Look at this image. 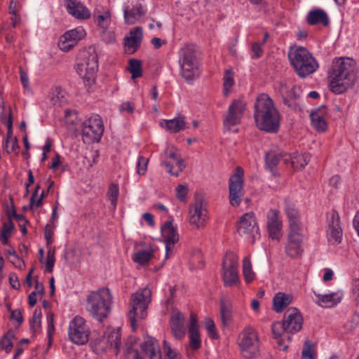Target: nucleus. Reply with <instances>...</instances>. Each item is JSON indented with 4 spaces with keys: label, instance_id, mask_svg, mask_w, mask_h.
Listing matches in <instances>:
<instances>
[{
    "label": "nucleus",
    "instance_id": "obj_1",
    "mask_svg": "<svg viewBox=\"0 0 359 359\" xmlns=\"http://www.w3.org/2000/svg\"><path fill=\"white\" fill-rule=\"evenodd\" d=\"M254 108L257 126L268 133H276L280 126V114L268 95L263 93L259 95Z\"/></svg>",
    "mask_w": 359,
    "mask_h": 359
},
{
    "label": "nucleus",
    "instance_id": "obj_2",
    "mask_svg": "<svg viewBox=\"0 0 359 359\" xmlns=\"http://www.w3.org/2000/svg\"><path fill=\"white\" fill-rule=\"evenodd\" d=\"M355 62L350 58H339L333 62L329 74L330 88L341 94L351 87L356 79Z\"/></svg>",
    "mask_w": 359,
    "mask_h": 359
},
{
    "label": "nucleus",
    "instance_id": "obj_3",
    "mask_svg": "<svg viewBox=\"0 0 359 359\" xmlns=\"http://www.w3.org/2000/svg\"><path fill=\"white\" fill-rule=\"evenodd\" d=\"M287 57L290 65L301 78H306L313 74L319 67L317 60L305 47L297 45L290 46Z\"/></svg>",
    "mask_w": 359,
    "mask_h": 359
},
{
    "label": "nucleus",
    "instance_id": "obj_4",
    "mask_svg": "<svg viewBox=\"0 0 359 359\" xmlns=\"http://www.w3.org/2000/svg\"><path fill=\"white\" fill-rule=\"evenodd\" d=\"M112 297L107 288L92 291L86 299V309L98 321L107 318L111 313Z\"/></svg>",
    "mask_w": 359,
    "mask_h": 359
},
{
    "label": "nucleus",
    "instance_id": "obj_5",
    "mask_svg": "<svg viewBox=\"0 0 359 359\" xmlns=\"http://www.w3.org/2000/svg\"><path fill=\"white\" fill-rule=\"evenodd\" d=\"M126 359H144L143 355L149 359H161V353L157 341L151 337H146L144 341L139 344L133 339H130L123 347Z\"/></svg>",
    "mask_w": 359,
    "mask_h": 359
},
{
    "label": "nucleus",
    "instance_id": "obj_6",
    "mask_svg": "<svg viewBox=\"0 0 359 359\" xmlns=\"http://www.w3.org/2000/svg\"><path fill=\"white\" fill-rule=\"evenodd\" d=\"M151 301V291L148 287H144L131 294L130 309L128 317L133 330L135 329L137 320L144 319L147 317V309Z\"/></svg>",
    "mask_w": 359,
    "mask_h": 359
},
{
    "label": "nucleus",
    "instance_id": "obj_7",
    "mask_svg": "<svg viewBox=\"0 0 359 359\" xmlns=\"http://www.w3.org/2000/svg\"><path fill=\"white\" fill-rule=\"evenodd\" d=\"M180 75L187 82L194 81L200 74L199 65L193 47L184 46L178 53Z\"/></svg>",
    "mask_w": 359,
    "mask_h": 359
},
{
    "label": "nucleus",
    "instance_id": "obj_8",
    "mask_svg": "<svg viewBox=\"0 0 359 359\" xmlns=\"http://www.w3.org/2000/svg\"><path fill=\"white\" fill-rule=\"evenodd\" d=\"M81 57L76 64V72L84 81H93L98 69V57L95 47H89L82 53Z\"/></svg>",
    "mask_w": 359,
    "mask_h": 359
},
{
    "label": "nucleus",
    "instance_id": "obj_9",
    "mask_svg": "<svg viewBox=\"0 0 359 359\" xmlns=\"http://www.w3.org/2000/svg\"><path fill=\"white\" fill-rule=\"evenodd\" d=\"M238 344L243 356L250 359L257 355L259 348V339L257 331L250 326H246L240 333Z\"/></svg>",
    "mask_w": 359,
    "mask_h": 359
},
{
    "label": "nucleus",
    "instance_id": "obj_10",
    "mask_svg": "<svg viewBox=\"0 0 359 359\" xmlns=\"http://www.w3.org/2000/svg\"><path fill=\"white\" fill-rule=\"evenodd\" d=\"M305 235L303 229H288L285 244V253L291 259H301L304 255Z\"/></svg>",
    "mask_w": 359,
    "mask_h": 359
},
{
    "label": "nucleus",
    "instance_id": "obj_11",
    "mask_svg": "<svg viewBox=\"0 0 359 359\" xmlns=\"http://www.w3.org/2000/svg\"><path fill=\"white\" fill-rule=\"evenodd\" d=\"M243 177V170L238 166L229 180V200L233 207L240 205L245 194Z\"/></svg>",
    "mask_w": 359,
    "mask_h": 359
},
{
    "label": "nucleus",
    "instance_id": "obj_12",
    "mask_svg": "<svg viewBox=\"0 0 359 359\" xmlns=\"http://www.w3.org/2000/svg\"><path fill=\"white\" fill-rule=\"evenodd\" d=\"M222 276L225 286L231 287L238 283V257L235 253L228 252L224 257Z\"/></svg>",
    "mask_w": 359,
    "mask_h": 359
},
{
    "label": "nucleus",
    "instance_id": "obj_13",
    "mask_svg": "<svg viewBox=\"0 0 359 359\" xmlns=\"http://www.w3.org/2000/svg\"><path fill=\"white\" fill-rule=\"evenodd\" d=\"M208 220L206 203L201 197H196L189 208V221L191 226L199 229L204 226Z\"/></svg>",
    "mask_w": 359,
    "mask_h": 359
},
{
    "label": "nucleus",
    "instance_id": "obj_14",
    "mask_svg": "<svg viewBox=\"0 0 359 359\" xmlns=\"http://www.w3.org/2000/svg\"><path fill=\"white\" fill-rule=\"evenodd\" d=\"M68 335L70 340L78 345L88 342L90 330L86 324V320L81 316H76L69 323Z\"/></svg>",
    "mask_w": 359,
    "mask_h": 359
},
{
    "label": "nucleus",
    "instance_id": "obj_15",
    "mask_svg": "<svg viewBox=\"0 0 359 359\" xmlns=\"http://www.w3.org/2000/svg\"><path fill=\"white\" fill-rule=\"evenodd\" d=\"M103 132L104 125L99 115L90 117L83 123L82 133L84 142H99Z\"/></svg>",
    "mask_w": 359,
    "mask_h": 359
},
{
    "label": "nucleus",
    "instance_id": "obj_16",
    "mask_svg": "<svg viewBox=\"0 0 359 359\" xmlns=\"http://www.w3.org/2000/svg\"><path fill=\"white\" fill-rule=\"evenodd\" d=\"M237 231L240 236H245L251 238L252 241L259 235L255 215L252 212L245 213L240 217Z\"/></svg>",
    "mask_w": 359,
    "mask_h": 359
},
{
    "label": "nucleus",
    "instance_id": "obj_17",
    "mask_svg": "<svg viewBox=\"0 0 359 359\" xmlns=\"http://www.w3.org/2000/svg\"><path fill=\"white\" fill-rule=\"evenodd\" d=\"M162 163L166 168L167 172L174 176H178L184 168L183 159L174 148H168L165 151Z\"/></svg>",
    "mask_w": 359,
    "mask_h": 359
},
{
    "label": "nucleus",
    "instance_id": "obj_18",
    "mask_svg": "<svg viewBox=\"0 0 359 359\" xmlns=\"http://www.w3.org/2000/svg\"><path fill=\"white\" fill-rule=\"evenodd\" d=\"M245 106V103L241 100H235L231 102L229 107L227 114L224 119V126L226 128L230 130L231 127L241 123Z\"/></svg>",
    "mask_w": 359,
    "mask_h": 359
},
{
    "label": "nucleus",
    "instance_id": "obj_19",
    "mask_svg": "<svg viewBox=\"0 0 359 359\" xmlns=\"http://www.w3.org/2000/svg\"><path fill=\"white\" fill-rule=\"evenodd\" d=\"M266 226L269 236L272 239L279 240L282 233V220L280 211L277 209H270L266 214Z\"/></svg>",
    "mask_w": 359,
    "mask_h": 359
},
{
    "label": "nucleus",
    "instance_id": "obj_20",
    "mask_svg": "<svg viewBox=\"0 0 359 359\" xmlns=\"http://www.w3.org/2000/svg\"><path fill=\"white\" fill-rule=\"evenodd\" d=\"M327 238L333 244H339L342 238V229L340 225V217L338 212L332 210L328 217Z\"/></svg>",
    "mask_w": 359,
    "mask_h": 359
},
{
    "label": "nucleus",
    "instance_id": "obj_21",
    "mask_svg": "<svg viewBox=\"0 0 359 359\" xmlns=\"http://www.w3.org/2000/svg\"><path fill=\"white\" fill-rule=\"evenodd\" d=\"M283 323L286 327V332L297 333L302 327L303 317L296 308H290L284 314Z\"/></svg>",
    "mask_w": 359,
    "mask_h": 359
},
{
    "label": "nucleus",
    "instance_id": "obj_22",
    "mask_svg": "<svg viewBox=\"0 0 359 359\" xmlns=\"http://www.w3.org/2000/svg\"><path fill=\"white\" fill-rule=\"evenodd\" d=\"M85 35L86 32L82 27L69 30L60 37L58 46L63 51H69Z\"/></svg>",
    "mask_w": 359,
    "mask_h": 359
},
{
    "label": "nucleus",
    "instance_id": "obj_23",
    "mask_svg": "<svg viewBox=\"0 0 359 359\" xmlns=\"http://www.w3.org/2000/svg\"><path fill=\"white\" fill-rule=\"evenodd\" d=\"M162 236L165 243V259L170 256L174 245L179 241V235L171 222H167L161 228Z\"/></svg>",
    "mask_w": 359,
    "mask_h": 359
},
{
    "label": "nucleus",
    "instance_id": "obj_24",
    "mask_svg": "<svg viewBox=\"0 0 359 359\" xmlns=\"http://www.w3.org/2000/svg\"><path fill=\"white\" fill-rule=\"evenodd\" d=\"M69 14L78 20H87L90 17V11L79 0H65Z\"/></svg>",
    "mask_w": 359,
    "mask_h": 359
},
{
    "label": "nucleus",
    "instance_id": "obj_25",
    "mask_svg": "<svg viewBox=\"0 0 359 359\" xmlns=\"http://www.w3.org/2000/svg\"><path fill=\"white\" fill-rule=\"evenodd\" d=\"M327 110L325 106H321L310 114L312 127L318 132L323 133L327 129Z\"/></svg>",
    "mask_w": 359,
    "mask_h": 359
},
{
    "label": "nucleus",
    "instance_id": "obj_26",
    "mask_svg": "<svg viewBox=\"0 0 359 359\" xmlns=\"http://www.w3.org/2000/svg\"><path fill=\"white\" fill-rule=\"evenodd\" d=\"M142 29L137 27L130 32L128 36L125 37L124 46L128 54H133L138 50L142 43Z\"/></svg>",
    "mask_w": 359,
    "mask_h": 359
},
{
    "label": "nucleus",
    "instance_id": "obj_27",
    "mask_svg": "<svg viewBox=\"0 0 359 359\" xmlns=\"http://www.w3.org/2000/svg\"><path fill=\"white\" fill-rule=\"evenodd\" d=\"M102 341L103 344H107L106 346L102 347V348L105 351L111 349L115 354H118L121 344V333L118 329L108 330L104 333Z\"/></svg>",
    "mask_w": 359,
    "mask_h": 359
},
{
    "label": "nucleus",
    "instance_id": "obj_28",
    "mask_svg": "<svg viewBox=\"0 0 359 359\" xmlns=\"http://www.w3.org/2000/svg\"><path fill=\"white\" fill-rule=\"evenodd\" d=\"M184 320V316L179 311L173 313L171 316L170 328L174 337L177 339H181L185 336Z\"/></svg>",
    "mask_w": 359,
    "mask_h": 359
},
{
    "label": "nucleus",
    "instance_id": "obj_29",
    "mask_svg": "<svg viewBox=\"0 0 359 359\" xmlns=\"http://www.w3.org/2000/svg\"><path fill=\"white\" fill-rule=\"evenodd\" d=\"M285 212L289 221V229H303L298 210L289 199L285 200Z\"/></svg>",
    "mask_w": 359,
    "mask_h": 359
},
{
    "label": "nucleus",
    "instance_id": "obj_30",
    "mask_svg": "<svg viewBox=\"0 0 359 359\" xmlns=\"http://www.w3.org/2000/svg\"><path fill=\"white\" fill-rule=\"evenodd\" d=\"M190 346L193 349H198L201 346V341L198 332V318L196 314L191 313L189 326Z\"/></svg>",
    "mask_w": 359,
    "mask_h": 359
},
{
    "label": "nucleus",
    "instance_id": "obj_31",
    "mask_svg": "<svg viewBox=\"0 0 359 359\" xmlns=\"http://www.w3.org/2000/svg\"><path fill=\"white\" fill-rule=\"evenodd\" d=\"M145 15L143 6L140 4H135L131 9L126 6L123 9L124 21L127 25H134Z\"/></svg>",
    "mask_w": 359,
    "mask_h": 359
},
{
    "label": "nucleus",
    "instance_id": "obj_32",
    "mask_svg": "<svg viewBox=\"0 0 359 359\" xmlns=\"http://www.w3.org/2000/svg\"><path fill=\"white\" fill-rule=\"evenodd\" d=\"M93 18L97 25L102 29H107L111 24V12L107 8H96Z\"/></svg>",
    "mask_w": 359,
    "mask_h": 359
},
{
    "label": "nucleus",
    "instance_id": "obj_33",
    "mask_svg": "<svg viewBox=\"0 0 359 359\" xmlns=\"http://www.w3.org/2000/svg\"><path fill=\"white\" fill-rule=\"evenodd\" d=\"M162 128L166 129L170 133H176L185 128V117L180 116L170 120H164L161 122Z\"/></svg>",
    "mask_w": 359,
    "mask_h": 359
},
{
    "label": "nucleus",
    "instance_id": "obj_34",
    "mask_svg": "<svg viewBox=\"0 0 359 359\" xmlns=\"http://www.w3.org/2000/svg\"><path fill=\"white\" fill-rule=\"evenodd\" d=\"M307 22L311 25L322 24L327 26L329 23L327 13L321 9L311 11L307 15Z\"/></svg>",
    "mask_w": 359,
    "mask_h": 359
},
{
    "label": "nucleus",
    "instance_id": "obj_35",
    "mask_svg": "<svg viewBox=\"0 0 359 359\" xmlns=\"http://www.w3.org/2000/svg\"><path fill=\"white\" fill-rule=\"evenodd\" d=\"M314 294L318 299V304L323 307H332L341 300V297L337 293L320 294L314 292Z\"/></svg>",
    "mask_w": 359,
    "mask_h": 359
},
{
    "label": "nucleus",
    "instance_id": "obj_36",
    "mask_svg": "<svg viewBox=\"0 0 359 359\" xmlns=\"http://www.w3.org/2000/svg\"><path fill=\"white\" fill-rule=\"evenodd\" d=\"M292 301V297L283 292L277 293L273 299V309L278 313H280Z\"/></svg>",
    "mask_w": 359,
    "mask_h": 359
},
{
    "label": "nucleus",
    "instance_id": "obj_37",
    "mask_svg": "<svg viewBox=\"0 0 359 359\" xmlns=\"http://www.w3.org/2000/svg\"><path fill=\"white\" fill-rule=\"evenodd\" d=\"M271 330H272L274 337L278 340V343L279 344L280 349H281L283 351H286L287 348V345L283 346L282 345L283 339H280V337L283 336V334L285 332H286V327L285 326L283 321V322L278 321V322L273 323L271 325Z\"/></svg>",
    "mask_w": 359,
    "mask_h": 359
},
{
    "label": "nucleus",
    "instance_id": "obj_38",
    "mask_svg": "<svg viewBox=\"0 0 359 359\" xmlns=\"http://www.w3.org/2000/svg\"><path fill=\"white\" fill-rule=\"evenodd\" d=\"M153 256L154 251L151 249L140 250L133 255V260L140 265H144L150 261Z\"/></svg>",
    "mask_w": 359,
    "mask_h": 359
},
{
    "label": "nucleus",
    "instance_id": "obj_39",
    "mask_svg": "<svg viewBox=\"0 0 359 359\" xmlns=\"http://www.w3.org/2000/svg\"><path fill=\"white\" fill-rule=\"evenodd\" d=\"M41 309L39 307H36L34 311L32 318L30 320V330L34 334H36L41 330Z\"/></svg>",
    "mask_w": 359,
    "mask_h": 359
},
{
    "label": "nucleus",
    "instance_id": "obj_40",
    "mask_svg": "<svg viewBox=\"0 0 359 359\" xmlns=\"http://www.w3.org/2000/svg\"><path fill=\"white\" fill-rule=\"evenodd\" d=\"M50 102L54 106H61L66 102L65 92L60 87H55L50 94Z\"/></svg>",
    "mask_w": 359,
    "mask_h": 359
},
{
    "label": "nucleus",
    "instance_id": "obj_41",
    "mask_svg": "<svg viewBox=\"0 0 359 359\" xmlns=\"http://www.w3.org/2000/svg\"><path fill=\"white\" fill-rule=\"evenodd\" d=\"M243 273L247 283H250L255 279V274L252 271V264L248 257H244L243 260Z\"/></svg>",
    "mask_w": 359,
    "mask_h": 359
},
{
    "label": "nucleus",
    "instance_id": "obj_42",
    "mask_svg": "<svg viewBox=\"0 0 359 359\" xmlns=\"http://www.w3.org/2000/svg\"><path fill=\"white\" fill-rule=\"evenodd\" d=\"M281 157V154L274 151H268L265 155L266 167L272 171L278 165Z\"/></svg>",
    "mask_w": 359,
    "mask_h": 359
},
{
    "label": "nucleus",
    "instance_id": "obj_43",
    "mask_svg": "<svg viewBox=\"0 0 359 359\" xmlns=\"http://www.w3.org/2000/svg\"><path fill=\"white\" fill-rule=\"evenodd\" d=\"M309 161V156L306 154H297L291 158V165L294 170L304 168Z\"/></svg>",
    "mask_w": 359,
    "mask_h": 359
},
{
    "label": "nucleus",
    "instance_id": "obj_44",
    "mask_svg": "<svg viewBox=\"0 0 359 359\" xmlns=\"http://www.w3.org/2000/svg\"><path fill=\"white\" fill-rule=\"evenodd\" d=\"M220 318L224 325H227L232 318L231 308L224 301L220 303Z\"/></svg>",
    "mask_w": 359,
    "mask_h": 359
},
{
    "label": "nucleus",
    "instance_id": "obj_45",
    "mask_svg": "<svg viewBox=\"0 0 359 359\" xmlns=\"http://www.w3.org/2000/svg\"><path fill=\"white\" fill-rule=\"evenodd\" d=\"M128 70L132 74L133 79H136L142 76L141 62L137 59H131L129 61Z\"/></svg>",
    "mask_w": 359,
    "mask_h": 359
},
{
    "label": "nucleus",
    "instance_id": "obj_46",
    "mask_svg": "<svg viewBox=\"0 0 359 359\" xmlns=\"http://www.w3.org/2000/svg\"><path fill=\"white\" fill-rule=\"evenodd\" d=\"M119 195V188L116 184H111L107 191L108 199L111 206L115 208L117 205L118 197Z\"/></svg>",
    "mask_w": 359,
    "mask_h": 359
},
{
    "label": "nucleus",
    "instance_id": "obj_47",
    "mask_svg": "<svg viewBox=\"0 0 359 359\" xmlns=\"http://www.w3.org/2000/svg\"><path fill=\"white\" fill-rule=\"evenodd\" d=\"M224 93L227 95L229 93L231 88L234 84L233 72L232 69H226L224 75Z\"/></svg>",
    "mask_w": 359,
    "mask_h": 359
},
{
    "label": "nucleus",
    "instance_id": "obj_48",
    "mask_svg": "<svg viewBox=\"0 0 359 359\" xmlns=\"http://www.w3.org/2000/svg\"><path fill=\"white\" fill-rule=\"evenodd\" d=\"M55 262V250L50 249L47 252V259L46 262V269L48 272L51 273L53 271Z\"/></svg>",
    "mask_w": 359,
    "mask_h": 359
},
{
    "label": "nucleus",
    "instance_id": "obj_49",
    "mask_svg": "<svg viewBox=\"0 0 359 359\" xmlns=\"http://www.w3.org/2000/svg\"><path fill=\"white\" fill-rule=\"evenodd\" d=\"M205 327L208 332L210 337L212 339H217L218 334L216 332L215 325L214 321L210 318H206L205 320Z\"/></svg>",
    "mask_w": 359,
    "mask_h": 359
},
{
    "label": "nucleus",
    "instance_id": "obj_50",
    "mask_svg": "<svg viewBox=\"0 0 359 359\" xmlns=\"http://www.w3.org/2000/svg\"><path fill=\"white\" fill-rule=\"evenodd\" d=\"M149 159L142 156H139L137 162V173L139 175H144L147 169Z\"/></svg>",
    "mask_w": 359,
    "mask_h": 359
},
{
    "label": "nucleus",
    "instance_id": "obj_51",
    "mask_svg": "<svg viewBox=\"0 0 359 359\" xmlns=\"http://www.w3.org/2000/svg\"><path fill=\"white\" fill-rule=\"evenodd\" d=\"M163 348L165 354L166 359H180L177 353L171 348L165 340L163 341Z\"/></svg>",
    "mask_w": 359,
    "mask_h": 359
},
{
    "label": "nucleus",
    "instance_id": "obj_52",
    "mask_svg": "<svg viewBox=\"0 0 359 359\" xmlns=\"http://www.w3.org/2000/svg\"><path fill=\"white\" fill-rule=\"evenodd\" d=\"M135 105L133 103L126 101L121 103L119 106V110L121 113L133 114L134 111Z\"/></svg>",
    "mask_w": 359,
    "mask_h": 359
},
{
    "label": "nucleus",
    "instance_id": "obj_53",
    "mask_svg": "<svg viewBox=\"0 0 359 359\" xmlns=\"http://www.w3.org/2000/svg\"><path fill=\"white\" fill-rule=\"evenodd\" d=\"M187 194V188L182 184H180L176 188V196L178 199L181 201H186V196Z\"/></svg>",
    "mask_w": 359,
    "mask_h": 359
},
{
    "label": "nucleus",
    "instance_id": "obj_54",
    "mask_svg": "<svg viewBox=\"0 0 359 359\" xmlns=\"http://www.w3.org/2000/svg\"><path fill=\"white\" fill-rule=\"evenodd\" d=\"M0 346L8 353L11 351L13 344L11 341L7 339V337H3L0 341Z\"/></svg>",
    "mask_w": 359,
    "mask_h": 359
},
{
    "label": "nucleus",
    "instance_id": "obj_55",
    "mask_svg": "<svg viewBox=\"0 0 359 359\" xmlns=\"http://www.w3.org/2000/svg\"><path fill=\"white\" fill-rule=\"evenodd\" d=\"M9 109L11 111L10 107L8 109H6L4 102L1 100L0 102V118L4 123H6L8 120Z\"/></svg>",
    "mask_w": 359,
    "mask_h": 359
},
{
    "label": "nucleus",
    "instance_id": "obj_56",
    "mask_svg": "<svg viewBox=\"0 0 359 359\" xmlns=\"http://www.w3.org/2000/svg\"><path fill=\"white\" fill-rule=\"evenodd\" d=\"M302 359H313L311 353V346L308 341L305 342L302 350Z\"/></svg>",
    "mask_w": 359,
    "mask_h": 359
},
{
    "label": "nucleus",
    "instance_id": "obj_57",
    "mask_svg": "<svg viewBox=\"0 0 359 359\" xmlns=\"http://www.w3.org/2000/svg\"><path fill=\"white\" fill-rule=\"evenodd\" d=\"M5 124H6L7 128H8V131H7V143L6 144H8L9 140L11 138V136H12V134H13V130H12V126H13L12 111H11L10 109H9V112H8V120L6 121V123H5Z\"/></svg>",
    "mask_w": 359,
    "mask_h": 359
},
{
    "label": "nucleus",
    "instance_id": "obj_58",
    "mask_svg": "<svg viewBox=\"0 0 359 359\" xmlns=\"http://www.w3.org/2000/svg\"><path fill=\"white\" fill-rule=\"evenodd\" d=\"M13 229L14 224L11 219H9L8 222L4 223L1 235L11 236Z\"/></svg>",
    "mask_w": 359,
    "mask_h": 359
},
{
    "label": "nucleus",
    "instance_id": "obj_59",
    "mask_svg": "<svg viewBox=\"0 0 359 359\" xmlns=\"http://www.w3.org/2000/svg\"><path fill=\"white\" fill-rule=\"evenodd\" d=\"M11 318L16 321L18 326H20L24 320L21 311L19 309L12 311L11 313Z\"/></svg>",
    "mask_w": 359,
    "mask_h": 359
},
{
    "label": "nucleus",
    "instance_id": "obj_60",
    "mask_svg": "<svg viewBox=\"0 0 359 359\" xmlns=\"http://www.w3.org/2000/svg\"><path fill=\"white\" fill-rule=\"evenodd\" d=\"M47 322H48V336L49 339H50L51 336L54 332V318L53 314L50 313L47 316Z\"/></svg>",
    "mask_w": 359,
    "mask_h": 359
},
{
    "label": "nucleus",
    "instance_id": "obj_61",
    "mask_svg": "<svg viewBox=\"0 0 359 359\" xmlns=\"http://www.w3.org/2000/svg\"><path fill=\"white\" fill-rule=\"evenodd\" d=\"M53 233V230L51 229V226L49 224H47L45 228L44 237L46 241L47 246H49L53 243L52 235Z\"/></svg>",
    "mask_w": 359,
    "mask_h": 359
},
{
    "label": "nucleus",
    "instance_id": "obj_62",
    "mask_svg": "<svg viewBox=\"0 0 359 359\" xmlns=\"http://www.w3.org/2000/svg\"><path fill=\"white\" fill-rule=\"evenodd\" d=\"M252 56L253 58H259L262 55V49L261 48L260 46L257 43H254L252 46Z\"/></svg>",
    "mask_w": 359,
    "mask_h": 359
},
{
    "label": "nucleus",
    "instance_id": "obj_63",
    "mask_svg": "<svg viewBox=\"0 0 359 359\" xmlns=\"http://www.w3.org/2000/svg\"><path fill=\"white\" fill-rule=\"evenodd\" d=\"M9 283L13 289H19L20 287V282L18 280V276L15 273H11L9 276Z\"/></svg>",
    "mask_w": 359,
    "mask_h": 359
},
{
    "label": "nucleus",
    "instance_id": "obj_64",
    "mask_svg": "<svg viewBox=\"0 0 359 359\" xmlns=\"http://www.w3.org/2000/svg\"><path fill=\"white\" fill-rule=\"evenodd\" d=\"M11 262L15 265V267L22 269L25 266L24 262L20 259L18 255H14L13 257H10Z\"/></svg>",
    "mask_w": 359,
    "mask_h": 359
}]
</instances>
